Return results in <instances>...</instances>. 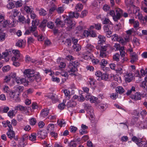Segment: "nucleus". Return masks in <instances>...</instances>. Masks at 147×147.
I'll return each mask as SVG.
<instances>
[{
    "label": "nucleus",
    "mask_w": 147,
    "mask_h": 147,
    "mask_svg": "<svg viewBox=\"0 0 147 147\" xmlns=\"http://www.w3.org/2000/svg\"><path fill=\"white\" fill-rule=\"evenodd\" d=\"M98 38L99 39L98 41V43L99 44L100 43L101 44L102 43L104 42L106 40L105 37L102 35H99L98 36Z\"/></svg>",
    "instance_id": "obj_38"
},
{
    "label": "nucleus",
    "mask_w": 147,
    "mask_h": 147,
    "mask_svg": "<svg viewBox=\"0 0 147 147\" xmlns=\"http://www.w3.org/2000/svg\"><path fill=\"white\" fill-rule=\"evenodd\" d=\"M116 91L117 93L122 94L124 93L125 90L122 86H119L116 88Z\"/></svg>",
    "instance_id": "obj_29"
},
{
    "label": "nucleus",
    "mask_w": 147,
    "mask_h": 147,
    "mask_svg": "<svg viewBox=\"0 0 147 147\" xmlns=\"http://www.w3.org/2000/svg\"><path fill=\"white\" fill-rule=\"evenodd\" d=\"M34 79H35L38 81H39L40 80V75L39 73H37V74H34L33 80Z\"/></svg>",
    "instance_id": "obj_61"
},
{
    "label": "nucleus",
    "mask_w": 147,
    "mask_h": 147,
    "mask_svg": "<svg viewBox=\"0 0 147 147\" xmlns=\"http://www.w3.org/2000/svg\"><path fill=\"white\" fill-rule=\"evenodd\" d=\"M34 73V71L30 69H26L24 72V75L25 77H27L30 79V80H33Z\"/></svg>",
    "instance_id": "obj_5"
},
{
    "label": "nucleus",
    "mask_w": 147,
    "mask_h": 147,
    "mask_svg": "<svg viewBox=\"0 0 147 147\" xmlns=\"http://www.w3.org/2000/svg\"><path fill=\"white\" fill-rule=\"evenodd\" d=\"M13 24H11L10 23V22L9 20H4L3 21V22L1 23H0V24H1L3 27L5 28L9 26V27H13L15 25V21L14 19L13 20Z\"/></svg>",
    "instance_id": "obj_8"
},
{
    "label": "nucleus",
    "mask_w": 147,
    "mask_h": 147,
    "mask_svg": "<svg viewBox=\"0 0 147 147\" xmlns=\"http://www.w3.org/2000/svg\"><path fill=\"white\" fill-rule=\"evenodd\" d=\"M103 24H109L112 25V24L110 20L107 18H105L103 20L102 22Z\"/></svg>",
    "instance_id": "obj_60"
},
{
    "label": "nucleus",
    "mask_w": 147,
    "mask_h": 147,
    "mask_svg": "<svg viewBox=\"0 0 147 147\" xmlns=\"http://www.w3.org/2000/svg\"><path fill=\"white\" fill-rule=\"evenodd\" d=\"M141 95L139 92H136L134 95H131L130 96L131 98L135 100H140L141 99Z\"/></svg>",
    "instance_id": "obj_17"
},
{
    "label": "nucleus",
    "mask_w": 147,
    "mask_h": 147,
    "mask_svg": "<svg viewBox=\"0 0 147 147\" xmlns=\"http://www.w3.org/2000/svg\"><path fill=\"white\" fill-rule=\"evenodd\" d=\"M15 80L16 82L19 84H21L26 81V80L25 78L18 77L16 78Z\"/></svg>",
    "instance_id": "obj_31"
},
{
    "label": "nucleus",
    "mask_w": 147,
    "mask_h": 147,
    "mask_svg": "<svg viewBox=\"0 0 147 147\" xmlns=\"http://www.w3.org/2000/svg\"><path fill=\"white\" fill-rule=\"evenodd\" d=\"M124 50V47H121V49L119 50L120 55L121 56L123 57L125 55V54Z\"/></svg>",
    "instance_id": "obj_56"
},
{
    "label": "nucleus",
    "mask_w": 147,
    "mask_h": 147,
    "mask_svg": "<svg viewBox=\"0 0 147 147\" xmlns=\"http://www.w3.org/2000/svg\"><path fill=\"white\" fill-rule=\"evenodd\" d=\"M110 6L107 4L104 5L102 7L103 10L105 11H107L110 9Z\"/></svg>",
    "instance_id": "obj_62"
},
{
    "label": "nucleus",
    "mask_w": 147,
    "mask_h": 147,
    "mask_svg": "<svg viewBox=\"0 0 147 147\" xmlns=\"http://www.w3.org/2000/svg\"><path fill=\"white\" fill-rule=\"evenodd\" d=\"M80 143V140L77 139L75 140H71L68 143V146L69 147H76L77 144H79Z\"/></svg>",
    "instance_id": "obj_11"
},
{
    "label": "nucleus",
    "mask_w": 147,
    "mask_h": 147,
    "mask_svg": "<svg viewBox=\"0 0 147 147\" xmlns=\"http://www.w3.org/2000/svg\"><path fill=\"white\" fill-rule=\"evenodd\" d=\"M132 140L139 146L142 147L143 146V147H147V141L145 139L138 138L134 136L132 138Z\"/></svg>",
    "instance_id": "obj_4"
},
{
    "label": "nucleus",
    "mask_w": 147,
    "mask_h": 147,
    "mask_svg": "<svg viewBox=\"0 0 147 147\" xmlns=\"http://www.w3.org/2000/svg\"><path fill=\"white\" fill-rule=\"evenodd\" d=\"M11 123L9 121L7 120L5 124L3 125L4 127H6L7 126L9 128V129H12V127L11 124Z\"/></svg>",
    "instance_id": "obj_52"
},
{
    "label": "nucleus",
    "mask_w": 147,
    "mask_h": 147,
    "mask_svg": "<svg viewBox=\"0 0 147 147\" xmlns=\"http://www.w3.org/2000/svg\"><path fill=\"white\" fill-rule=\"evenodd\" d=\"M14 89L15 90V91L17 93L22 92L24 89V87L22 86L19 85H17L14 86Z\"/></svg>",
    "instance_id": "obj_28"
},
{
    "label": "nucleus",
    "mask_w": 147,
    "mask_h": 147,
    "mask_svg": "<svg viewBox=\"0 0 147 147\" xmlns=\"http://www.w3.org/2000/svg\"><path fill=\"white\" fill-rule=\"evenodd\" d=\"M10 69V67L9 65L5 66L2 68V70L4 72H7L9 71Z\"/></svg>",
    "instance_id": "obj_53"
},
{
    "label": "nucleus",
    "mask_w": 147,
    "mask_h": 147,
    "mask_svg": "<svg viewBox=\"0 0 147 147\" xmlns=\"http://www.w3.org/2000/svg\"><path fill=\"white\" fill-rule=\"evenodd\" d=\"M83 8V5L81 3H78L75 6V9L76 11H81Z\"/></svg>",
    "instance_id": "obj_34"
},
{
    "label": "nucleus",
    "mask_w": 147,
    "mask_h": 147,
    "mask_svg": "<svg viewBox=\"0 0 147 147\" xmlns=\"http://www.w3.org/2000/svg\"><path fill=\"white\" fill-rule=\"evenodd\" d=\"M89 80L88 82L90 86L93 88L95 87V83L96 82V80H94V78L92 77H90Z\"/></svg>",
    "instance_id": "obj_22"
},
{
    "label": "nucleus",
    "mask_w": 147,
    "mask_h": 147,
    "mask_svg": "<svg viewBox=\"0 0 147 147\" xmlns=\"http://www.w3.org/2000/svg\"><path fill=\"white\" fill-rule=\"evenodd\" d=\"M118 94L117 93H114L111 94L110 98L113 100H115L118 97Z\"/></svg>",
    "instance_id": "obj_47"
},
{
    "label": "nucleus",
    "mask_w": 147,
    "mask_h": 147,
    "mask_svg": "<svg viewBox=\"0 0 147 147\" xmlns=\"http://www.w3.org/2000/svg\"><path fill=\"white\" fill-rule=\"evenodd\" d=\"M79 63L77 61H72L71 62H70L69 63V65H70L76 68L79 65Z\"/></svg>",
    "instance_id": "obj_57"
},
{
    "label": "nucleus",
    "mask_w": 147,
    "mask_h": 147,
    "mask_svg": "<svg viewBox=\"0 0 147 147\" xmlns=\"http://www.w3.org/2000/svg\"><path fill=\"white\" fill-rule=\"evenodd\" d=\"M57 123L60 127H64L66 123L63 119H61L60 120H58Z\"/></svg>",
    "instance_id": "obj_41"
},
{
    "label": "nucleus",
    "mask_w": 147,
    "mask_h": 147,
    "mask_svg": "<svg viewBox=\"0 0 147 147\" xmlns=\"http://www.w3.org/2000/svg\"><path fill=\"white\" fill-rule=\"evenodd\" d=\"M10 91V89L7 86H4L3 88V91L4 93H8Z\"/></svg>",
    "instance_id": "obj_50"
},
{
    "label": "nucleus",
    "mask_w": 147,
    "mask_h": 147,
    "mask_svg": "<svg viewBox=\"0 0 147 147\" xmlns=\"http://www.w3.org/2000/svg\"><path fill=\"white\" fill-rule=\"evenodd\" d=\"M135 91V87L134 86H132L130 90H127L126 93V94L127 95H129L132 93L133 92H134Z\"/></svg>",
    "instance_id": "obj_45"
},
{
    "label": "nucleus",
    "mask_w": 147,
    "mask_h": 147,
    "mask_svg": "<svg viewBox=\"0 0 147 147\" xmlns=\"http://www.w3.org/2000/svg\"><path fill=\"white\" fill-rule=\"evenodd\" d=\"M11 75V74L10 75H7L5 77L4 79L5 82L7 83L10 81L11 79V78L12 76Z\"/></svg>",
    "instance_id": "obj_55"
},
{
    "label": "nucleus",
    "mask_w": 147,
    "mask_h": 147,
    "mask_svg": "<svg viewBox=\"0 0 147 147\" xmlns=\"http://www.w3.org/2000/svg\"><path fill=\"white\" fill-rule=\"evenodd\" d=\"M131 62L132 63H134L138 59V57L136 53H131Z\"/></svg>",
    "instance_id": "obj_20"
},
{
    "label": "nucleus",
    "mask_w": 147,
    "mask_h": 147,
    "mask_svg": "<svg viewBox=\"0 0 147 147\" xmlns=\"http://www.w3.org/2000/svg\"><path fill=\"white\" fill-rule=\"evenodd\" d=\"M9 96L11 98L15 100L16 101L19 100V94L15 91H12L9 93Z\"/></svg>",
    "instance_id": "obj_9"
},
{
    "label": "nucleus",
    "mask_w": 147,
    "mask_h": 147,
    "mask_svg": "<svg viewBox=\"0 0 147 147\" xmlns=\"http://www.w3.org/2000/svg\"><path fill=\"white\" fill-rule=\"evenodd\" d=\"M112 40L114 41H118L119 40L118 36L116 34L113 35L111 36Z\"/></svg>",
    "instance_id": "obj_51"
},
{
    "label": "nucleus",
    "mask_w": 147,
    "mask_h": 147,
    "mask_svg": "<svg viewBox=\"0 0 147 147\" xmlns=\"http://www.w3.org/2000/svg\"><path fill=\"white\" fill-rule=\"evenodd\" d=\"M38 134V137L42 139H45L47 136V133L44 131H39Z\"/></svg>",
    "instance_id": "obj_23"
},
{
    "label": "nucleus",
    "mask_w": 147,
    "mask_h": 147,
    "mask_svg": "<svg viewBox=\"0 0 147 147\" xmlns=\"http://www.w3.org/2000/svg\"><path fill=\"white\" fill-rule=\"evenodd\" d=\"M134 1V0H129V1L128 0H125V2L127 7L131 8L133 6H135L133 4Z\"/></svg>",
    "instance_id": "obj_21"
},
{
    "label": "nucleus",
    "mask_w": 147,
    "mask_h": 147,
    "mask_svg": "<svg viewBox=\"0 0 147 147\" xmlns=\"http://www.w3.org/2000/svg\"><path fill=\"white\" fill-rule=\"evenodd\" d=\"M24 9L27 13H30L32 11V7L27 6H25Z\"/></svg>",
    "instance_id": "obj_36"
},
{
    "label": "nucleus",
    "mask_w": 147,
    "mask_h": 147,
    "mask_svg": "<svg viewBox=\"0 0 147 147\" xmlns=\"http://www.w3.org/2000/svg\"><path fill=\"white\" fill-rule=\"evenodd\" d=\"M91 54L89 52H85L82 54V57L84 59L88 60L91 59Z\"/></svg>",
    "instance_id": "obj_14"
},
{
    "label": "nucleus",
    "mask_w": 147,
    "mask_h": 147,
    "mask_svg": "<svg viewBox=\"0 0 147 147\" xmlns=\"http://www.w3.org/2000/svg\"><path fill=\"white\" fill-rule=\"evenodd\" d=\"M79 16V13L77 12H71L69 13V16H63L62 17L64 19V20L67 26V29L68 30H69L75 26V23L74 21L72 20L71 18H77Z\"/></svg>",
    "instance_id": "obj_1"
},
{
    "label": "nucleus",
    "mask_w": 147,
    "mask_h": 147,
    "mask_svg": "<svg viewBox=\"0 0 147 147\" xmlns=\"http://www.w3.org/2000/svg\"><path fill=\"white\" fill-rule=\"evenodd\" d=\"M30 140L32 141H34L36 140V135L35 133H33L31 134L29 136Z\"/></svg>",
    "instance_id": "obj_40"
},
{
    "label": "nucleus",
    "mask_w": 147,
    "mask_h": 147,
    "mask_svg": "<svg viewBox=\"0 0 147 147\" xmlns=\"http://www.w3.org/2000/svg\"><path fill=\"white\" fill-rule=\"evenodd\" d=\"M11 14L14 17H15L18 16L21 13L17 9H13L12 10Z\"/></svg>",
    "instance_id": "obj_33"
},
{
    "label": "nucleus",
    "mask_w": 147,
    "mask_h": 147,
    "mask_svg": "<svg viewBox=\"0 0 147 147\" xmlns=\"http://www.w3.org/2000/svg\"><path fill=\"white\" fill-rule=\"evenodd\" d=\"M24 44V43L23 40L21 39L19 40L16 44V46L19 47H22Z\"/></svg>",
    "instance_id": "obj_39"
},
{
    "label": "nucleus",
    "mask_w": 147,
    "mask_h": 147,
    "mask_svg": "<svg viewBox=\"0 0 147 147\" xmlns=\"http://www.w3.org/2000/svg\"><path fill=\"white\" fill-rule=\"evenodd\" d=\"M107 64V61L105 59H102L100 63V65L101 68L102 69H103L104 71L105 70L104 68H105V67Z\"/></svg>",
    "instance_id": "obj_19"
},
{
    "label": "nucleus",
    "mask_w": 147,
    "mask_h": 147,
    "mask_svg": "<svg viewBox=\"0 0 147 147\" xmlns=\"http://www.w3.org/2000/svg\"><path fill=\"white\" fill-rule=\"evenodd\" d=\"M100 78L102 80H107L108 79V75L106 73L102 74Z\"/></svg>",
    "instance_id": "obj_49"
},
{
    "label": "nucleus",
    "mask_w": 147,
    "mask_h": 147,
    "mask_svg": "<svg viewBox=\"0 0 147 147\" xmlns=\"http://www.w3.org/2000/svg\"><path fill=\"white\" fill-rule=\"evenodd\" d=\"M133 76V74L130 72H127L125 74L124 77L125 81L129 82L132 80Z\"/></svg>",
    "instance_id": "obj_10"
},
{
    "label": "nucleus",
    "mask_w": 147,
    "mask_h": 147,
    "mask_svg": "<svg viewBox=\"0 0 147 147\" xmlns=\"http://www.w3.org/2000/svg\"><path fill=\"white\" fill-rule=\"evenodd\" d=\"M46 97V99L51 100L53 102H55V98L54 94L52 93L48 94Z\"/></svg>",
    "instance_id": "obj_18"
},
{
    "label": "nucleus",
    "mask_w": 147,
    "mask_h": 147,
    "mask_svg": "<svg viewBox=\"0 0 147 147\" xmlns=\"http://www.w3.org/2000/svg\"><path fill=\"white\" fill-rule=\"evenodd\" d=\"M120 56L119 53H116L115 54L113 57V58L114 61H119V58Z\"/></svg>",
    "instance_id": "obj_54"
},
{
    "label": "nucleus",
    "mask_w": 147,
    "mask_h": 147,
    "mask_svg": "<svg viewBox=\"0 0 147 147\" xmlns=\"http://www.w3.org/2000/svg\"><path fill=\"white\" fill-rule=\"evenodd\" d=\"M30 30L31 33L35 36H38V31L37 30V27L36 26H31L30 28Z\"/></svg>",
    "instance_id": "obj_16"
},
{
    "label": "nucleus",
    "mask_w": 147,
    "mask_h": 147,
    "mask_svg": "<svg viewBox=\"0 0 147 147\" xmlns=\"http://www.w3.org/2000/svg\"><path fill=\"white\" fill-rule=\"evenodd\" d=\"M29 121L30 125L33 126L35 125L36 122V119L34 118H32L29 119Z\"/></svg>",
    "instance_id": "obj_48"
},
{
    "label": "nucleus",
    "mask_w": 147,
    "mask_h": 147,
    "mask_svg": "<svg viewBox=\"0 0 147 147\" xmlns=\"http://www.w3.org/2000/svg\"><path fill=\"white\" fill-rule=\"evenodd\" d=\"M66 102V100H64L63 102L59 104L58 106L59 109L60 110L63 109L65 106V103Z\"/></svg>",
    "instance_id": "obj_37"
},
{
    "label": "nucleus",
    "mask_w": 147,
    "mask_h": 147,
    "mask_svg": "<svg viewBox=\"0 0 147 147\" xmlns=\"http://www.w3.org/2000/svg\"><path fill=\"white\" fill-rule=\"evenodd\" d=\"M94 48V47L90 44H87L85 47L86 50L88 52H89L90 53L93 51Z\"/></svg>",
    "instance_id": "obj_24"
},
{
    "label": "nucleus",
    "mask_w": 147,
    "mask_h": 147,
    "mask_svg": "<svg viewBox=\"0 0 147 147\" xmlns=\"http://www.w3.org/2000/svg\"><path fill=\"white\" fill-rule=\"evenodd\" d=\"M81 129L80 130L79 132L80 134L82 135L88 133L87 129L88 127L86 125L82 124L81 125Z\"/></svg>",
    "instance_id": "obj_13"
},
{
    "label": "nucleus",
    "mask_w": 147,
    "mask_h": 147,
    "mask_svg": "<svg viewBox=\"0 0 147 147\" xmlns=\"http://www.w3.org/2000/svg\"><path fill=\"white\" fill-rule=\"evenodd\" d=\"M14 7V4L12 2L9 3L7 5V7L9 9L13 8Z\"/></svg>",
    "instance_id": "obj_63"
},
{
    "label": "nucleus",
    "mask_w": 147,
    "mask_h": 147,
    "mask_svg": "<svg viewBox=\"0 0 147 147\" xmlns=\"http://www.w3.org/2000/svg\"><path fill=\"white\" fill-rule=\"evenodd\" d=\"M18 21L19 22L25 24L26 23V19L24 17L22 16H19L18 18Z\"/></svg>",
    "instance_id": "obj_42"
},
{
    "label": "nucleus",
    "mask_w": 147,
    "mask_h": 147,
    "mask_svg": "<svg viewBox=\"0 0 147 147\" xmlns=\"http://www.w3.org/2000/svg\"><path fill=\"white\" fill-rule=\"evenodd\" d=\"M28 107H24L22 105H18L16 106L15 107V109L16 110H19L22 111H24L26 113H28Z\"/></svg>",
    "instance_id": "obj_12"
},
{
    "label": "nucleus",
    "mask_w": 147,
    "mask_h": 147,
    "mask_svg": "<svg viewBox=\"0 0 147 147\" xmlns=\"http://www.w3.org/2000/svg\"><path fill=\"white\" fill-rule=\"evenodd\" d=\"M146 83L145 81H143L140 84V86L144 89L146 90L147 89V86L146 85Z\"/></svg>",
    "instance_id": "obj_59"
},
{
    "label": "nucleus",
    "mask_w": 147,
    "mask_h": 147,
    "mask_svg": "<svg viewBox=\"0 0 147 147\" xmlns=\"http://www.w3.org/2000/svg\"><path fill=\"white\" fill-rule=\"evenodd\" d=\"M54 127V125L53 124H50L48 125L47 127V129L50 131H52L53 130Z\"/></svg>",
    "instance_id": "obj_44"
},
{
    "label": "nucleus",
    "mask_w": 147,
    "mask_h": 147,
    "mask_svg": "<svg viewBox=\"0 0 147 147\" xmlns=\"http://www.w3.org/2000/svg\"><path fill=\"white\" fill-rule=\"evenodd\" d=\"M137 126L140 129H143L147 127V118L144 123L140 122L137 124Z\"/></svg>",
    "instance_id": "obj_15"
},
{
    "label": "nucleus",
    "mask_w": 147,
    "mask_h": 147,
    "mask_svg": "<svg viewBox=\"0 0 147 147\" xmlns=\"http://www.w3.org/2000/svg\"><path fill=\"white\" fill-rule=\"evenodd\" d=\"M73 48L75 51H78L81 49L80 46L79 44L77 45H73Z\"/></svg>",
    "instance_id": "obj_46"
},
{
    "label": "nucleus",
    "mask_w": 147,
    "mask_h": 147,
    "mask_svg": "<svg viewBox=\"0 0 147 147\" xmlns=\"http://www.w3.org/2000/svg\"><path fill=\"white\" fill-rule=\"evenodd\" d=\"M55 23L58 26L62 27H63L65 24L64 22L59 18H57L56 20Z\"/></svg>",
    "instance_id": "obj_25"
},
{
    "label": "nucleus",
    "mask_w": 147,
    "mask_h": 147,
    "mask_svg": "<svg viewBox=\"0 0 147 147\" xmlns=\"http://www.w3.org/2000/svg\"><path fill=\"white\" fill-rule=\"evenodd\" d=\"M131 8L133 9V11H131L130 12V13H136L138 12L140 10V8L138 7L135 6H133L132 7H131Z\"/></svg>",
    "instance_id": "obj_43"
},
{
    "label": "nucleus",
    "mask_w": 147,
    "mask_h": 147,
    "mask_svg": "<svg viewBox=\"0 0 147 147\" xmlns=\"http://www.w3.org/2000/svg\"><path fill=\"white\" fill-rule=\"evenodd\" d=\"M63 90V93L65 94L66 98L67 100L69 99L70 98L71 96L69 91L66 89Z\"/></svg>",
    "instance_id": "obj_32"
},
{
    "label": "nucleus",
    "mask_w": 147,
    "mask_h": 147,
    "mask_svg": "<svg viewBox=\"0 0 147 147\" xmlns=\"http://www.w3.org/2000/svg\"><path fill=\"white\" fill-rule=\"evenodd\" d=\"M85 108L87 113L89 115L91 118H93L94 113L92 107L88 104H85Z\"/></svg>",
    "instance_id": "obj_7"
},
{
    "label": "nucleus",
    "mask_w": 147,
    "mask_h": 147,
    "mask_svg": "<svg viewBox=\"0 0 147 147\" xmlns=\"http://www.w3.org/2000/svg\"><path fill=\"white\" fill-rule=\"evenodd\" d=\"M122 13V10L119 8L116 9L115 12L113 10H111L109 12L110 15L113 17V20L115 22L120 18Z\"/></svg>",
    "instance_id": "obj_3"
},
{
    "label": "nucleus",
    "mask_w": 147,
    "mask_h": 147,
    "mask_svg": "<svg viewBox=\"0 0 147 147\" xmlns=\"http://www.w3.org/2000/svg\"><path fill=\"white\" fill-rule=\"evenodd\" d=\"M140 72L142 76H144L145 75L147 76V68H146L145 70H144L143 69H141Z\"/></svg>",
    "instance_id": "obj_64"
},
{
    "label": "nucleus",
    "mask_w": 147,
    "mask_h": 147,
    "mask_svg": "<svg viewBox=\"0 0 147 147\" xmlns=\"http://www.w3.org/2000/svg\"><path fill=\"white\" fill-rule=\"evenodd\" d=\"M76 103L75 102L71 100L67 102L66 106L67 107H70L74 106L76 105Z\"/></svg>",
    "instance_id": "obj_35"
},
{
    "label": "nucleus",
    "mask_w": 147,
    "mask_h": 147,
    "mask_svg": "<svg viewBox=\"0 0 147 147\" xmlns=\"http://www.w3.org/2000/svg\"><path fill=\"white\" fill-rule=\"evenodd\" d=\"M69 70H68V72L69 73L71 72L70 74H73V73L75 72L77 70V68L69 64Z\"/></svg>",
    "instance_id": "obj_27"
},
{
    "label": "nucleus",
    "mask_w": 147,
    "mask_h": 147,
    "mask_svg": "<svg viewBox=\"0 0 147 147\" xmlns=\"http://www.w3.org/2000/svg\"><path fill=\"white\" fill-rule=\"evenodd\" d=\"M39 23L38 20L35 19L32 20V26H38Z\"/></svg>",
    "instance_id": "obj_58"
},
{
    "label": "nucleus",
    "mask_w": 147,
    "mask_h": 147,
    "mask_svg": "<svg viewBox=\"0 0 147 147\" xmlns=\"http://www.w3.org/2000/svg\"><path fill=\"white\" fill-rule=\"evenodd\" d=\"M109 47V45H106L101 47L100 50V56L102 58L105 57L106 56V51Z\"/></svg>",
    "instance_id": "obj_6"
},
{
    "label": "nucleus",
    "mask_w": 147,
    "mask_h": 147,
    "mask_svg": "<svg viewBox=\"0 0 147 147\" xmlns=\"http://www.w3.org/2000/svg\"><path fill=\"white\" fill-rule=\"evenodd\" d=\"M12 129H9L7 133L8 137L11 139L13 138L15 136L14 133V131L12 130Z\"/></svg>",
    "instance_id": "obj_30"
},
{
    "label": "nucleus",
    "mask_w": 147,
    "mask_h": 147,
    "mask_svg": "<svg viewBox=\"0 0 147 147\" xmlns=\"http://www.w3.org/2000/svg\"><path fill=\"white\" fill-rule=\"evenodd\" d=\"M49 112V110L48 109H45L42 110L40 115L42 116L45 117L48 115Z\"/></svg>",
    "instance_id": "obj_26"
},
{
    "label": "nucleus",
    "mask_w": 147,
    "mask_h": 147,
    "mask_svg": "<svg viewBox=\"0 0 147 147\" xmlns=\"http://www.w3.org/2000/svg\"><path fill=\"white\" fill-rule=\"evenodd\" d=\"M3 54L5 57H12V60L13 61H21L23 58V57L19 51L17 49L9 50L7 52L4 53Z\"/></svg>",
    "instance_id": "obj_2"
}]
</instances>
